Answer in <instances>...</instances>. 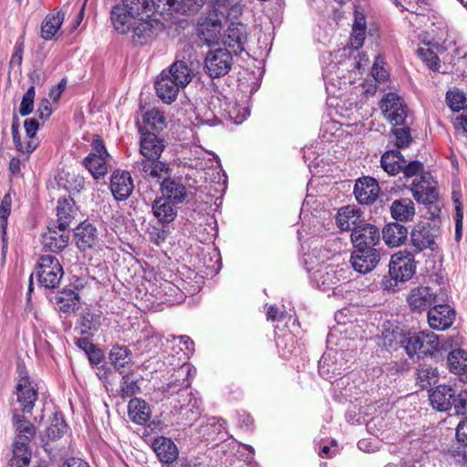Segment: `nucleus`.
Returning <instances> with one entry per match:
<instances>
[{"label": "nucleus", "instance_id": "nucleus-11", "mask_svg": "<svg viewBox=\"0 0 467 467\" xmlns=\"http://www.w3.org/2000/svg\"><path fill=\"white\" fill-rule=\"evenodd\" d=\"M16 400L18 408H14L17 412L31 413L36 401L38 399L37 389L27 376L21 377L16 386Z\"/></svg>", "mask_w": 467, "mask_h": 467}, {"label": "nucleus", "instance_id": "nucleus-25", "mask_svg": "<svg viewBox=\"0 0 467 467\" xmlns=\"http://www.w3.org/2000/svg\"><path fill=\"white\" fill-rule=\"evenodd\" d=\"M78 214L72 199H59L57 205V228L66 231L73 223Z\"/></svg>", "mask_w": 467, "mask_h": 467}, {"label": "nucleus", "instance_id": "nucleus-18", "mask_svg": "<svg viewBox=\"0 0 467 467\" xmlns=\"http://www.w3.org/2000/svg\"><path fill=\"white\" fill-rule=\"evenodd\" d=\"M454 319V310L445 302L437 303L428 311V322L433 329L444 330L452 325Z\"/></svg>", "mask_w": 467, "mask_h": 467}, {"label": "nucleus", "instance_id": "nucleus-57", "mask_svg": "<svg viewBox=\"0 0 467 467\" xmlns=\"http://www.w3.org/2000/svg\"><path fill=\"white\" fill-rule=\"evenodd\" d=\"M419 57L422 59L423 62L432 70H439V57L430 48H419L417 50Z\"/></svg>", "mask_w": 467, "mask_h": 467}, {"label": "nucleus", "instance_id": "nucleus-28", "mask_svg": "<svg viewBox=\"0 0 467 467\" xmlns=\"http://www.w3.org/2000/svg\"><path fill=\"white\" fill-rule=\"evenodd\" d=\"M98 240L97 229L91 223H82L76 228L75 242L81 251L92 248Z\"/></svg>", "mask_w": 467, "mask_h": 467}, {"label": "nucleus", "instance_id": "nucleus-53", "mask_svg": "<svg viewBox=\"0 0 467 467\" xmlns=\"http://www.w3.org/2000/svg\"><path fill=\"white\" fill-rule=\"evenodd\" d=\"M35 99V87L32 85L28 88L22 98L19 106V113L21 116H27L33 111Z\"/></svg>", "mask_w": 467, "mask_h": 467}, {"label": "nucleus", "instance_id": "nucleus-17", "mask_svg": "<svg viewBox=\"0 0 467 467\" xmlns=\"http://www.w3.org/2000/svg\"><path fill=\"white\" fill-rule=\"evenodd\" d=\"M350 237L355 248L375 247L380 241V233L375 225L361 223L355 226Z\"/></svg>", "mask_w": 467, "mask_h": 467}, {"label": "nucleus", "instance_id": "nucleus-47", "mask_svg": "<svg viewBox=\"0 0 467 467\" xmlns=\"http://www.w3.org/2000/svg\"><path fill=\"white\" fill-rule=\"evenodd\" d=\"M143 122L155 131H161L166 127L163 114L156 109H152L144 113Z\"/></svg>", "mask_w": 467, "mask_h": 467}, {"label": "nucleus", "instance_id": "nucleus-21", "mask_svg": "<svg viewBox=\"0 0 467 467\" xmlns=\"http://www.w3.org/2000/svg\"><path fill=\"white\" fill-rule=\"evenodd\" d=\"M134 185L130 172L126 171H115L110 179V190L114 198L118 201L128 199L132 193Z\"/></svg>", "mask_w": 467, "mask_h": 467}, {"label": "nucleus", "instance_id": "nucleus-10", "mask_svg": "<svg viewBox=\"0 0 467 467\" xmlns=\"http://www.w3.org/2000/svg\"><path fill=\"white\" fill-rule=\"evenodd\" d=\"M221 43L231 48L234 54H241L244 51V45L247 43L246 26L242 23H231L223 34V28L221 29V38L218 43L206 44V46H220Z\"/></svg>", "mask_w": 467, "mask_h": 467}, {"label": "nucleus", "instance_id": "nucleus-59", "mask_svg": "<svg viewBox=\"0 0 467 467\" xmlns=\"http://www.w3.org/2000/svg\"><path fill=\"white\" fill-rule=\"evenodd\" d=\"M11 205H12V197L11 194L8 192L4 195L1 203H0V220H1V226L3 231L5 232L6 224H7V218L10 215L11 213Z\"/></svg>", "mask_w": 467, "mask_h": 467}, {"label": "nucleus", "instance_id": "nucleus-42", "mask_svg": "<svg viewBox=\"0 0 467 467\" xmlns=\"http://www.w3.org/2000/svg\"><path fill=\"white\" fill-rule=\"evenodd\" d=\"M161 192L165 199L176 203L182 202L186 194L185 187L182 183L170 179L161 182Z\"/></svg>", "mask_w": 467, "mask_h": 467}, {"label": "nucleus", "instance_id": "nucleus-7", "mask_svg": "<svg viewBox=\"0 0 467 467\" xmlns=\"http://www.w3.org/2000/svg\"><path fill=\"white\" fill-rule=\"evenodd\" d=\"M35 275L41 286L54 289L58 286L63 277L64 270L56 256L44 254L37 261Z\"/></svg>", "mask_w": 467, "mask_h": 467}, {"label": "nucleus", "instance_id": "nucleus-16", "mask_svg": "<svg viewBox=\"0 0 467 467\" xmlns=\"http://www.w3.org/2000/svg\"><path fill=\"white\" fill-rule=\"evenodd\" d=\"M431 179L429 174H423L420 180H413L410 190L417 202L432 205L437 201L438 191Z\"/></svg>", "mask_w": 467, "mask_h": 467}, {"label": "nucleus", "instance_id": "nucleus-51", "mask_svg": "<svg viewBox=\"0 0 467 467\" xmlns=\"http://www.w3.org/2000/svg\"><path fill=\"white\" fill-rule=\"evenodd\" d=\"M168 343L179 346V350L176 351V354L180 355L178 358L179 361L187 358L188 354L186 351H190L192 345V341L187 336L172 337L171 340H168Z\"/></svg>", "mask_w": 467, "mask_h": 467}, {"label": "nucleus", "instance_id": "nucleus-9", "mask_svg": "<svg viewBox=\"0 0 467 467\" xmlns=\"http://www.w3.org/2000/svg\"><path fill=\"white\" fill-rule=\"evenodd\" d=\"M206 53V69L211 78H220L228 73L232 67L231 53L220 46L209 47Z\"/></svg>", "mask_w": 467, "mask_h": 467}, {"label": "nucleus", "instance_id": "nucleus-20", "mask_svg": "<svg viewBox=\"0 0 467 467\" xmlns=\"http://www.w3.org/2000/svg\"><path fill=\"white\" fill-rule=\"evenodd\" d=\"M206 155L212 158H206V177L209 176L211 188L217 193H223L226 189L227 176L223 172L217 156L206 150Z\"/></svg>", "mask_w": 467, "mask_h": 467}, {"label": "nucleus", "instance_id": "nucleus-29", "mask_svg": "<svg viewBox=\"0 0 467 467\" xmlns=\"http://www.w3.org/2000/svg\"><path fill=\"white\" fill-rule=\"evenodd\" d=\"M128 415L132 422L143 425L150 419L151 411L145 400L133 398L128 404Z\"/></svg>", "mask_w": 467, "mask_h": 467}, {"label": "nucleus", "instance_id": "nucleus-36", "mask_svg": "<svg viewBox=\"0 0 467 467\" xmlns=\"http://www.w3.org/2000/svg\"><path fill=\"white\" fill-rule=\"evenodd\" d=\"M137 19L135 15L128 13L122 5H117L111 11V20L114 28L120 34H126L132 28L133 21Z\"/></svg>", "mask_w": 467, "mask_h": 467}, {"label": "nucleus", "instance_id": "nucleus-33", "mask_svg": "<svg viewBox=\"0 0 467 467\" xmlns=\"http://www.w3.org/2000/svg\"><path fill=\"white\" fill-rule=\"evenodd\" d=\"M152 448L161 462L171 463L177 458L178 450L171 439L160 437L154 441Z\"/></svg>", "mask_w": 467, "mask_h": 467}, {"label": "nucleus", "instance_id": "nucleus-1", "mask_svg": "<svg viewBox=\"0 0 467 467\" xmlns=\"http://www.w3.org/2000/svg\"><path fill=\"white\" fill-rule=\"evenodd\" d=\"M203 3V0H157V4L153 0H122L121 5L128 13L137 17L143 14L150 17L149 13L152 12L155 5L171 13L194 15L202 8Z\"/></svg>", "mask_w": 467, "mask_h": 467}, {"label": "nucleus", "instance_id": "nucleus-41", "mask_svg": "<svg viewBox=\"0 0 467 467\" xmlns=\"http://www.w3.org/2000/svg\"><path fill=\"white\" fill-rule=\"evenodd\" d=\"M30 442L15 441L13 444V457L11 467H27L31 460Z\"/></svg>", "mask_w": 467, "mask_h": 467}, {"label": "nucleus", "instance_id": "nucleus-62", "mask_svg": "<svg viewBox=\"0 0 467 467\" xmlns=\"http://www.w3.org/2000/svg\"><path fill=\"white\" fill-rule=\"evenodd\" d=\"M452 405L456 414L467 415V390L455 395Z\"/></svg>", "mask_w": 467, "mask_h": 467}, {"label": "nucleus", "instance_id": "nucleus-52", "mask_svg": "<svg viewBox=\"0 0 467 467\" xmlns=\"http://www.w3.org/2000/svg\"><path fill=\"white\" fill-rule=\"evenodd\" d=\"M405 335L399 330L386 331L382 335V344L386 348L396 349L399 345L402 346V339Z\"/></svg>", "mask_w": 467, "mask_h": 467}, {"label": "nucleus", "instance_id": "nucleus-5", "mask_svg": "<svg viewBox=\"0 0 467 467\" xmlns=\"http://www.w3.org/2000/svg\"><path fill=\"white\" fill-rule=\"evenodd\" d=\"M439 338L431 331L408 333L402 339V347L411 358L431 355L439 348Z\"/></svg>", "mask_w": 467, "mask_h": 467}, {"label": "nucleus", "instance_id": "nucleus-14", "mask_svg": "<svg viewBox=\"0 0 467 467\" xmlns=\"http://www.w3.org/2000/svg\"><path fill=\"white\" fill-rule=\"evenodd\" d=\"M379 261L380 254L375 247L355 248L350 257L352 267L360 274L371 272Z\"/></svg>", "mask_w": 467, "mask_h": 467}, {"label": "nucleus", "instance_id": "nucleus-63", "mask_svg": "<svg viewBox=\"0 0 467 467\" xmlns=\"http://www.w3.org/2000/svg\"><path fill=\"white\" fill-rule=\"evenodd\" d=\"M211 261H214L212 265H206V275H217L222 268V258L216 248H213V255L210 258Z\"/></svg>", "mask_w": 467, "mask_h": 467}, {"label": "nucleus", "instance_id": "nucleus-50", "mask_svg": "<svg viewBox=\"0 0 467 467\" xmlns=\"http://www.w3.org/2000/svg\"><path fill=\"white\" fill-rule=\"evenodd\" d=\"M140 392L138 380L128 374L122 376L120 380V397L122 399L131 398Z\"/></svg>", "mask_w": 467, "mask_h": 467}, {"label": "nucleus", "instance_id": "nucleus-55", "mask_svg": "<svg viewBox=\"0 0 467 467\" xmlns=\"http://www.w3.org/2000/svg\"><path fill=\"white\" fill-rule=\"evenodd\" d=\"M446 100L448 106L453 111H459L464 107L466 99L462 92L459 90H450L446 94Z\"/></svg>", "mask_w": 467, "mask_h": 467}, {"label": "nucleus", "instance_id": "nucleus-38", "mask_svg": "<svg viewBox=\"0 0 467 467\" xmlns=\"http://www.w3.org/2000/svg\"><path fill=\"white\" fill-rule=\"evenodd\" d=\"M380 164L388 174L393 176L402 170V167L406 164V160L399 150H391L382 155Z\"/></svg>", "mask_w": 467, "mask_h": 467}, {"label": "nucleus", "instance_id": "nucleus-26", "mask_svg": "<svg viewBox=\"0 0 467 467\" xmlns=\"http://www.w3.org/2000/svg\"><path fill=\"white\" fill-rule=\"evenodd\" d=\"M12 423L16 433V441L31 442L36 435L34 424L26 420L24 415L17 412L16 410H13Z\"/></svg>", "mask_w": 467, "mask_h": 467}, {"label": "nucleus", "instance_id": "nucleus-56", "mask_svg": "<svg viewBox=\"0 0 467 467\" xmlns=\"http://www.w3.org/2000/svg\"><path fill=\"white\" fill-rule=\"evenodd\" d=\"M397 6L414 14H420L425 10V0H392Z\"/></svg>", "mask_w": 467, "mask_h": 467}, {"label": "nucleus", "instance_id": "nucleus-43", "mask_svg": "<svg viewBox=\"0 0 467 467\" xmlns=\"http://www.w3.org/2000/svg\"><path fill=\"white\" fill-rule=\"evenodd\" d=\"M102 320L105 318L99 313H84L80 319V333L93 336L102 326Z\"/></svg>", "mask_w": 467, "mask_h": 467}, {"label": "nucleus", "instance_id": "nucleus-13", "mask_svg": "<svg viewBox=\"0 0 467 467\" xmlns=\"http://www.w3.org/2000/svg\"><path fill=\"white\" fill-rule=\"evenodd\" d=\"M380 109L384 117L394 125H402L407 118V109L403 100L395 93L386 94L380 100Z\"/></svg>", "mask_w": 467, "mask_h": 467}, {"label": "nucleus", "instance_id": "nucleus-46", "mask_svg": "<svg viewBox=\"0 0 467 467\" xmlns=\"http://www.w3.org/2000/svg\"><path fill=\"white\" fill-rule=\"evenodd\" d=\"M67 423L61 414H54L49 426L47 429V436L50 440L61 438L67 431Z\"/></svg>", "mask_w": 467, "mask_h": 467}, {"label": "nucleus", "instance_id": "nucleus-8", "mask_svg": "<svg viewBox=\"0 0 467 467\" xmlns=\"http://www.w3.org/2000/svg\"><path fill=\"white\" fill-rule=\"evenodd\" d=\"M213 10L206 16V44L218 43L221 38L222 22L226 21L225 11L233 0H210Z\"/></svg>", "mask_w": 467, "mask_h": 467}, {"label": "nucleus", "instance_id": "nucleus-22", "mask_svg": "<svg viewBox=\"0 0 467 467\" xmlns=\"http://www.w3.org/2000/svg\"><path fill=\"white\" fill-rule=\"evenodd\" d=\"M379 186L371 177H364L356 182L354 193L357 201L362 204L372 203L379 196Z\"/></svg>", "mask_w": 467, "mask_h": 467}, {"label": "nucleus", "instance_id": "nucleus-45", "mask_svg": "<svg viewBox=\"0 0 467 467\" xmlns=\"http://www.w3.org/2000/svg\"><path fill=\"white\" fill-rule=\"evenodd\" d=\"M448 364L451 371L462 373L467 370V353L462 349H454L448 355Z\"/></svg>", "mask_w": 467, "mask_h": 467}, {"label": "nucleus", "instance_id": "nucleus-2", "mask_svg": "<svg viewBox=\"0 0 467 467\" xmlns=\"http://www.w3.org/2000/svg\"><path fill=\"white\" fill-rule=\"evenodd\" d=\"M389 266V276L383 277L381 286L384 290L395 292L400 289L399 283H404L414 275V255L408 251H400L391 256Z\"/></svg>", "mask_w": 467, "mask_h": 467}, {"label": "nucleus", "instance_id": "nucleus-15", "mask_svg": "<svg viewBox=\"0 0 467 467\" xmlns=\"http://www.w3.org/2000/svg\"><path fill=\"white\" fill-rule=\"evenodd\" d=\"M140 152L143 157L140 161H156V160L160 159L164 150L163 140L159 139L154 132L144 131L142 127H140Z\"/></svg>", "mask_w": 467, "mask_h": 467}, {"label": "nucleus", "instance_id": "nucleus-27", "mask_svg": "<svg viewBox=\"0 0 467 467\" xmlns=\"http://www.w3.org/2000/svg\"><path fill=\"white\" fill-rule=\"evenodd\" d=\"M137 168L143 172L144 177L155 180L160 182L161 180H168L169 166L160 160L154 161H138L136 162Z\"/></svg>", "mask_w": 467, "mask_h": 467}, {"label": "nucleus", "instance_id": "nucleus-60", "mask_svg": "<svg viewBox=\"0 0 467 467\" xmlns=\"http://www.w3.org/2000/svg\"><path fill=\"white\" fill-rule=\"evenodd\" d=\"M392 133L396 140L395 144L399 149L408 147L411 141L409 128H397L392 130Z\"/></svg>", "mask_w": 467, "mask_h": 467}, {"label": "nucleus", "instance_id": "nucleus-3", "mask_svg": "<svg viewBox=\"0 0 467 467\" xmlns=\"http://www.w3.org/2000/svg\"><path fill=\"white\" fill-rule=\"evenodd\" d=\"M180 63H172L168 70H163L155 81L157 96L166 104L173 102L181 88H185L191 81L188 72L184 73Z\"/></svg>", "mask_w": 467, "mask_h": 467}, {"label": "nucleus", "instance_id": "nucleus-40", "mask_svg": "<svg viewBox=\"0 0 467 467\" xmlns=\"http://www.w3.org/2000/svg\"><path fill=\"white\" fill-rule=\"evenodd\" d=\"M64 16L65 15L61 11L47 15L41 26V36L46 40L52 39L60 28Z\"/></svg>", "mask_w": 467, "mask_h": 467}, {"label": "nucleus", "instance_id": "nucleus-35", "mask_svg": "<svg viewBox=\"0 0 467 467\" xmlns=\"http://www.w3.org/2000/svg\"><path fill=\"white\" fill-rule=\"evenodd\" d=\"M362 223L360 212L352 206H344L340 208L337 214V224L343 230L355 229V226L359 225Z\"/></svg>", "mask_w": 467, "mask_h": 467}, {"label": "nucleus", "instance_id": "nucleus-48", "mask_svg": "<svg viewBox=\"0 0 467 467\" xmlns=\"http://www.w3.org/2000/svg\"><path fill=\"white\" fill-rule=\"evenodd\" d=\"M59 310L64 313L74 312L78 302V296L74 291L69 293L62 292L60 296L56 297Z\"/></svg>", "mask_w": 467, "mask_h": 467}, {"label": "nucleus", "instance_id": "nucleus-37", "mask_svg": "<svg viewBox=\"0 0 467 467\" xmlns=\"http://www.w3.org/2000/svg\"><path fill=\"white\" fill-rule=\"evenodd\" d=\"M154 216L162 223L172 222L177 215V207L165 198L155 200L152 204Z\"/></svg>", "mask_w": 467, "mask_h": 467}, {"label": "nucleus", "instance_id": "nucleus-31", "mask_svg": "<svg viewBox=\"0 0 467 467\" xmlns=\"http://www.w3.org/2000/svg\"><path fill=\"white\" fill-rule=\"evenodd\" d=\"M57 233L55 230L48 228V230L42 234V244L45 249L57 253L62 251L67 246L69 240V234L65 231Z\"/></svg>", "mask_w": 467, "mask_h": 467}, {"label": "nucleus", "instance_id": "nucleus-32", "mask_svg": "<svg viewBox=\"0 0 467 467\" xmlns=\"http://www.w3.org/2000/svg\"><path fill=\"white\" fill-rule=\"evenodd\" d=\"M109 358L111 365L119 374H124L125 368L132 364L131 351L126 346H113Z\"/></svg>", "mask_w": 467, "mask_h": 467}, {"label": "nucleus", "instance_id": "nucleus-12", "mask_svg": "<svg viewBox=\"0 0 467 467\" xmlns=\"http://www.w3.org/2000/svg\"><path fill=\"white\" fill-rule=\"evenodd\" d=\"M162 24L157 19H151L150 16L144 19L137 18L133 21L132 42L135 45L143 46L151 41L159 31L162 28Z\"/></svg>", "mask_w": 467, "mask_h": 467}, {"label": "nucleus", "instance_id": "nucleus-4", "mask_svg": "<svg viewBox=\"0 0 467 467\" xmlns=\"http://www.w3.org/2000/svg\"><path fill=\"white\" fill-rule=\"evenodd\" d=\"M447 295L442 289L419 285L410 290L407 303L412 312L421 313L437 303L446 302Z\"/></svg>", "mask_w": 467, "mask_h": 467}, {"label": "nucleus", "instance_id": "nucleus-44", "mask_svg": "<svg viewBox=\"0 0 467 467\" xmlns=\"http://www.w3.org/2000/svg\"><path fill=\"white\" fill-rule=\"evenodd\" d=\"M338 271L333 268H326L325 271H319L315 274V280L322 290H329L337 285L340 281Z\"/></svg>", "mask_w": 467, "mask_h": 467}, {"label": "nucleus", "instance_id": "nucleus-19", "mask_svg": "<svg viewBox=\"0 0 467 467\" xmlns=\"http://www.w3.org/2000/svg\"><path fill=\"white\" fill-rule=\"evenodd\" d=\"M437 232L430 224L417 225L410 234L411 244L415 251L421 252L427 248L435 251L437 249L435 243Z\"/></svg>", "mask_w": 467, "mask_h": 467}, {"label": "nucleus", "instance_id": "nucleus-58", "mask_svg": "<svg viewBox=\"0 0 467 467\" xmlns=\"http://www.w3.org/2000/svg\"><path fill=\"white\" fill-rule=\"evenodd\" d=\"M209 114L206 110V125H214V120H219V114L221 112V100L219 97H212L209 102Z\"/></svg>", "mask_w": 467, "mask_h": 467}, {"label": "nucleus", "instance_id": "nucleus-23", "mask_svg": "<svg viewBox=\"0 0 467 467\" xmlns=\"http://www.w3.org/2000/svg\"><path fill=\"white\" fill-rule=\"evenodd\" d=\"M455 391L450 386L439 385L430 393L432 407L439 411H447L452 406Z\"/></svg>", "mask_w": 467, "mask_h": 467}, {"label": "nucleus", "instance_id": "nucleus-64", "mask_svg": "<svg viewBox=\"0 0 467 467\" xmlns=\"http://www.w3.org/2000/svg\"><path fill=\"white\" fill-rule=\"evenodd\" d=\"M367 29L363 28H352V34L350 37V46L354 49H358L364 44L366 37Z\"/></svg>", "mask_w": 467, "mask_h": 467}, {"label": "nucleus", "instance_id": "nucleus-54", "mask_svg": "<svg viewBox=\"0 0 467 467\" xmlns=\"http://www.w3.org/2000/svg\"><path fill=\"white\" fill-rule=\"evenodd\" d=\"M459 194L456 192L452 193V199L455 203V239L459 241L462 237V220H463V210L459 201Z\"/></svg>", "mask_w": 467, "mask_h": 467}, {"label": "nucleus", "instance_id": "nucleus-39", "mask_svg": "<svg viewBox=\"0 0 467 467\" xmlns=\"http://www.w3.org/2000/svg\"><path fill=\"white\" fill-rule=\"evenodd\" d=\"M206 441H211L214 444L225 441L228 433L226 431L225 421L223 420H217L216 418H210L206 422Z\"/></svg>", "mask_w": 467, "mask_h": 467}, {"label": "nucleus", "instance_id": "nucleus-49", "mask_svg": "<svg viewBox=\"0 0 467 467\" xmlns=\"http://www.w3.org/2000/svg\"><path fill=\"white\" fill-rule=\"evenodd\" d=\"M438 372L428 365H421L417 369V380L421 388H427L437 381Z\"/></svg>", "mask_w": 467, "mask_h": 467}, {"label": "nucleus", "instance_id": "nucleus-34", "mask_svg": "<svg viewBox=\"0 0 467 467\" xmlns=\"http://www.w3.org/2000/svg\"><path fill=\"white\" fill-rule=\"evenodd\" d=\"M390 213L393 219L399 222H410L415 215V206L409 198L395 200L390 205Z\"/></svg>", "mask_w": 467, "mask_h": 467}, {"label": "nucleus", "instance_id": "nucleus-6", "mask_svg": "<svg viewBox=\"0 0 467 467\" xmlns=\"http://www.w3.org/2000/svg\"><path fill=\"white\" fill-rule=\"evenodd\" d=\"M110 155L104 141L99 135H94L91 142V151L84 158L83 164L91 173L94 179L104 178L109 169Z\"/></svg>", "mask_w": 467, "mask_h": 467}, {"label": "nucleus", "instance_id": "nucleus-24", "mask_svg": "<svg viewBox=\"0 0 467 467\" xmlns=\"http://www.w3.org/2000/svg\"><path fill=\"white\" fill-rule=\"evenodd\" d=\"M202 59H203L202 54L198 55L193 47L188 46L183 48L182 59L177 60L174 63H180L182 65V68L178 69L184 73L188 72V79L191 81L192 77L195 73H199L202 66Z\"/></svg>", "mask_w": 467, "mask_h": 467}, {"label": "nucleus", "instance_id": "nucleus-61", "mask_svg": "<svg viewBox=\"0 0 467 467\" xmlns=\"http://www.w3.org/2000/svg\"><path fill=\"white\" fill-rule=\"evenodd\" d=\"M24 43L25 36L24 35L20 36L16 43L15 51L13 52L9 65L10 67L18 66L20 67L23 61V53H24Z\"/></svg>", "mask_w": 467, "mask_h": 467}, {"label": "nucleus", "instance_id": "nucleus-30", "mask_svg": "<svg viewBox=\"0 0 467 467\" xmlns=\"http://www.w3.org/2000/svg\"><path fill=\"white\" fill-rule=\"evenodd\" d=\"M407 236L408 229L399 223H390L382 230V238L389 247L401 245L407 239Z\"/></svg>", "mask_w": 467, "mask_h": 467}]
</instances>
